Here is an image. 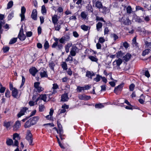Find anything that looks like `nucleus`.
<instances>
[{
  "label": "nucleus",
  "instance_id": "f257e3e1",
  "mask_svg": "<svg viewBox=\"0 0 151 151\" xmlns=\"http://www.w3.org/2000/svg\"><path fill=\"white\" fill-rule=\"evenodd\" d=\"M26 139L29 142V145H33L32 144L33 141L32 136L29 130H27L26 136Z\"/></svg>",
  "mask_w": 151,
  "mask_h": 151
},
{
  "label": "nucleus",
  "instance_id": "f03ea898",
  "mask_svg": "<svg viewBox=\"0 0 151 151\" xmlns=\"http://www.w3.org/2000/svg\"><path fill=\"white\" fill-rule=\"evenodd\" d=\"M40 83L39 82H35L34 83L35 90L38 92H40L43 90V88L40 86Z\"/></svg>",
  "mask_w": 151,
  "mask_h": 151
},
{
  "label": "nucleus",
  "instance_id": "7ed1b4c3",
  "mask_svg": "<svg viewBox=\"0 0 151 151\" xmlns=\"http://www.w3.org/2000/svg\"><path fill=\"white\" fill-rule=\"evenodd\" d=\"M18 37L21 41H24L26 38V37L24 34L23 29L22 27L20 29Z\"/></svg>",
  "mask_w": 151,
  "mask_h": 151
},
{
  "label": "nucleus",
  "instance_id": "20e7f679",
  "mask_svg": "<svg viewBox=\"0 0 151 151\" xmlns=\"http://www.w3.org/2000/svg\"><path fill=\"white\" fill-rule=\"evenodd\" d=\"M28 108L26 107H24L21 109L20 112L18 114L17 116L20 117L23 115L25 114L26 111L28 110Z\"/></svg>",
  "mask_w": 151,
  "mask_h": 151
},
{
  "label": "nucleus",
  "instance_id": "39448f33",
  "mask_svg": "<svg viewBox=\"0 0 151 151\" xmlns=\"http://www.w3.org/2000/svg\"><path fill=\"white\" fill-rule=\"evenodd\" d=\"M47 97L45 94H42L39 96L35 101L36 104H37V102L38 101H40L41 100H42L44 101H46Z\"/></svg>",
  "mask_w": 151,
  "mask_h": 151
},
{
  "label": "nucleus",
  "instance_id": "423d86ee",
  "mask_svg": "<svg viewBox=\"0 0 151 151\" xmlns=\"http://www.w3.org/2000/svg\"><path fill=\"white\" fill-rule=\"evenodd\" d=\"M121 23L125 25H128L131 24V21L128 18H123L121 19Z\"/></svg>",
  "mask_w": 151,
  "mask_h": 151
},
{
  "label": "nucleus",
  "instance_id": "0eeeda50",
  "mask_svg": "<svg viewBox=\"0 0 151 151\" xmlns=\"http://www.w3.org/2000/svg\"><path fill=\"white\" fill-rule=\"evenodd\" d=\"M12 91V95L14 98H17L20 96L21 93H19L18 91L16 88L14 89Z\"/></svg>",
  "mask_w": 151,
  "mask_h": 151
},
{
  "label": "nucleus",
  "instance_id": "6e6552de",
  "mask_svg": "<svg viewBox=\"0 0 151 151\" xmlns=\"http://www.w3.org/2000/svg\"><path fill=\"white\" fill-rule=\"evenodd\" d=\"M123 85V83H121L119 85L115 87L114 90V93L116 94H118L119 91H121L122 90L124 86Z\"/></svg>",
  "mask_w": 151,
  "mask_h": 151
},
{
  "label": "nucleus",
  "instance_id": "1a4fd4ad",
  "mask_svg": "<svg viewBox=\"0 0 151 151\" xmlns=\"http://www.w3.org/2000/svg\"><path fill=\"white\" fill-rule=\"evenodd\" d=\"M39 119L38 116H35L32 118L29 119L30 122L32 125H33L36 124Z\"/></svg>",
  "mask_w": 151,
  "mask_h": 151
},
{
  "label": "nucleus",
  "instance_id": "9d476101",
  "mask_svg": "<svg viewBox=\"0 0 151 151\" xmlns=\"http://www.w3.org/2000/svg\"><path fill=\"white\" fill-rule=\"evenodd\" d=\"M37 12L36 9L33 10L31 17L34 20H36L37 19Z\"/></svg>",
  "mask_w": 151,
  "mask_h": 151
},
{
  "label": "nucleus",
  "instance_id": "9b49d317",
  "mask_svg": "<svg viewBox=\"0 0 151 151\" xmlns=\"http://www.w3.org/2000/svg\"><path fill=\"white\" fill-rule=\"evenodd\" d=\"M38 71V70L35 67H32L29 69V72L32 76H35Z\"/></svg>",
  "mask_w": 151,
  "mask_h": 151
},
{
  "label": "nucleus",
  "instance_id": "f8f14e48",
  "mask_svg": "<svg viewBox=\"0 0 151 151\" xmlns=\"http://www.w3.org/2000/svg\"><path fill=\"white\" fill-rule=\"evenodd\" d=\"M77 49V47L76 46H73L70 52V54L72 56H74L76 55V51Z\"/></svg>",
  "mask_w": 151,
  "mask_h": 151
},
{
  "label": "nucleus",
  "instance_id": "ddd939ff",
  "mask_svg": "<svg viewBox=\"0 0 151 151\" xmlns=\"http://www.w3.org/2000/svg\"><path fill=\"white\" fill-rule=\"evenodd\" d=\"M52 86V89H53V91L51 95L56 93L57 92V89H59L58 86L57 84L54 83L53 84Z\"/></svg>",
  "mask_w": 151,
  "mask_h": 151
},
{
  "label": "nucleus",
  "instance_id": "4468645a",
  "mask_svg": "<svg viewBox=\"0 0 151 151\" xmlns=\"http://www.w3.org/2000/svg\"><path fill=\"white\" fill-rule=\"evenodd\" d=\"M39 71V73L40 76H47V71L45 68H41Z\"/></svg>",
  "mask_w": 151,
  "mask_h": 151
},
{
  "label": "nucleus",
  "instance_id": "2eb2a0df",
  "mask_svg": "<svg viewBox=\"0 0 151 151\" xmlns=\"http://www.w3.org/2000/svg\"><path fill=\"white\" fill-rule=\"evenodd\" d=\"M79 98L81 100H87L91 98V96L84 95H79Z\"/></svg>",
  "mask_w": 151,
  "mask_h": 151
},
{
  "label": "nucleus",
  "instance_id": "dca6fc26",
  "mask_svg": "<svg viewBox=\"0 0 151 151\" xmlns=\"http://www.w3.org/2000/svg\"><path fill=\"white\" fill-rule=\"evenodd\" d=\"M21 124L19 121H17L15 122L14 125L13 126L14 130L16 131L20 127Z\"/></svg>",
  "mask_w": 151,
  "mask_h": 151
},
{
  "label": "nucleus",
  "instance_id": "f3484780",
  "mask_svg": "<svg viewBox=\"0 0 151 151\" xmlns=\"http://www.w3.org/2000/svg\"><path fill=\"white\" fill-rule=\"evenodd\" d=\"M131 57V55L129 53H127L123 57V59L125 62H127L129 60Z\"/></svg>",
  "mask_w": 151,
  "mask_h": 151
},
{
  "label": "nucleus",
  "instance_id": "a211bd4d",
  "mask_svg": "<svg viewBox=\"0 0 151 151\" xmlns=\"http://www.w3.org/2000/svg\"><path fill=\"white\" fill-rule=\"evenodd\" d=\"M58 16L56 15H54L52 17V22L54 25H55L56 23H58Z\"/></svg>",
  "mask_w": 151,
  "mask_h": 151
},
{
  "label": "nucleus",
  "instance_id": "6ab92c4d",
  "mask_svg": "<svg viewBox=\"0 0 151 151\" xmlns=\"http://www.w3.org/2000/svg\"><path fill=\"white\" fill-rule=\"evenodd\" d=\"M68 99V97L67 93H64L61 96V100L63 101H66Z\"/></svg>",
  "mask_w": 151,
  "mask_h": 151
},
{
  "label": "nucleus",
  "instance_id": "aec40b11",
  "mask_svg": "<svg viewBox=\"0 0 151 151\" xmlns=\"http://www.w3.org/2000/svg\"><path fill=\"white\" fill-rule=\"evenodd\" d=\"M122 60L121 59H119L117 60L114 61L113 63V65H116L117 66H119L122 64Z\"/></svg>",
  "mask_w": 151,
  "mask_h": 151
},
{
  "label": "nucleus",
  "instance_id": "412c9836",
  "mask_svg": "<svg viewBox=\"0 0 151 151\" xmlns=\"http://www.w3.org/2000/svg\"><path fill=\"white\" fill-rule=\"evenodd\" d=\"M63 22L61 23H58L55 25H54L55 30L57 31H59L61 28V25L63 24Z\"/></svg>",
  "mask_w": 151,
  "mask_h": 151
},
{
  "label": "nucleus",
  "instance_id": "4be33fe9",
  "mask_svg": "<svg viewBox=\"0 0 151 151\" xmlns=\"http://www.w3.org/2000/svg\"><path fill=\"white\" fill-rule=\"evenodd\" d=\"M95 7L96 8L100 9L103 7L102 4L101 2L99 1H96L95 2Z\"/></svg>",
  "mask_w": 151,
  "mask_h": 151
},
{
  "label": "nucleus",
  "instance_id": "5701e85b",
  "mask_svg": "<svg viewBox=\"0 0 151 151\" xmlns=\"http://www.w3.org/2000/svg\"><path fill=\"white\" fill-rule=\"evenodd\" d=\"M63 109H61L60 111V113H64L66 111V109H68V105L64 104L62 106Z\"/></svg>",
  "mask_w": 151,
  "mask_h": 151
},
{
  "label": "nucleus",
  "instance_id": "b1692460",
  "mask_svg": "<svg viewBox=\"0 0 151 151\" xmlns=\"http://www.w3.org/2000/svg\"><path fill=\"white\" fill-rule=\"evenodd\" d=\"M101 9L102 10V12L104 14H106V13L109 12V9L105 6H103L102 7H101Z\"/></svg>",
  "mask_w": 151,
  "mask_h": 151
},
{
  "label": "nucleus",
  "instance_id": "393cba45",
  "mask_svg": "<svg viewBox=\"0 0 151 151\" xmlns=\"http://www.w3.org/2000/svg\"><path fill=\"white\" fill-rule=\"evenodd\" d=\"M81 15L83 19H86L88 16V13L85 12H83L81 13Z\"/></svg>",
  "mask_w": 151,
  "mask_h": 151
},
{
  "label": "nucleus",
  "instance_id": "a878e982",
  "mask_svg": "<svg viewBox=\"0 0 151 151\" xmlns=\"http://www.w3.org/2000/svg\"><path fill=\"white\" fill-rule=\"evenodd\" d=\"M86 9H87V10L89 12H93V9L91 5L88 4L86 6Z\"/></svg>",
  "mask_w": 151,
  "mask_h": 151
},
{
  "label": "nucleus",
  "instance_id": "bb28decb",
  "mask_svg": "<svg viewBox=\"0 0 151 151\" xmlns=\"http://www.w3.org/2000/svg\"><path fill=\"white\" fill-rule=\"evenodd\" d=\"M72 55H71L70 54L68 57L67 58V59L65 60L66 62H69V63H71L73 61V58L72 57Z\"/></svg>",
  "mask_w": 151,
  "mask_h": 151
},
{
  "label": "nucleus",
  "instance_id": "cd10ccee",
  "mask_svg": "<svg viewBox=\"0 0 151 151\" xmlns=\"http://www.w3.org/2000/svg\"><path fill=\"white\" fill-rule=\"evenodd\" d=\"M102 27V24L100 22H99L96 25V29L98 31L100 30Z\"/></svg>",
  "mask_w": 151,
  "mask_h": 151
},
{
  "label": "nucleus",
  "instance_id": "c85d7f7f",
  "mask_svg": "<svg viewBox=\"0 0 151 151\" xmlns=\"http://www.w3.org/2000/svg\"><path fill=\"white\" fill-rule=\"evenodd\" d=\"M71 43L68 44L65 46V50L66 53H68L69 52V49L72 46Z\"/></svg>",
  "mask_w": 151,
  "mask_h": 151
},
{
  "label": "nucleus",
  "instance_id": "c756f323",
  "mask_svg": "<svg viewBox=\"0 0 151 151\" xmlns=\"http://www.w3.org/2000/svg\"><path fill=\"white\" fill-rule=\"evenodd\" d=\"M11 124L10 122H8L6 121H5L4 122V126L6 128H8L9 127Z\"/></svg>",
  "mask_w": 151,
  "mask_h": 151
},
{
  "label": "nucleus",
  "instance_id": "7c9ffc66",
  "mask_svg": "<svg viewBox=\"0 0 151 151\" xmlns=\"http://www.w3.org/2000/svg\"><path fill=\"white\" fill-rule=\"evenodd\" d=\"M30 120H29L27 121L26 122L24 125V127L25 128H27L29 127H30L32 125L30 122Z\"/></svg>",
  "mask_w": 151,
  "mask_h": 151
},
{
  "label": "nucleus",
  "instance_id": "2f4dec72",
  "mask_svg": "<svg viewBox=\"0 0 151 151\" xmlns=\"http://www.w3.org/2000/svg\"><path fill=\"white\" fill-rule=\"evenodd\" d=\"M13 2L12 1H9L7 4V9H9L13 6Z\"/></svg>",
  "mask_w": 151,
  "mask_h": 151
},
{
  "label": "nucleus",
  "instance_id": "473e14b6",
  "mask_svg": "<svg viewBox=\"0 0 151 151\" xmlns=\"http://www.w3.org/2000/svg\"><path fill=\"white\" fill-rule=\"evenodd\" d=\"M17 38H12L10 40L9 44L11 45L15 43L17 41Z\"/></svg>",
  "mask_w": 151,
  "mask_h": 151
},
{
  "label": "nucleus",
  "instance_id": "72a5a7b5",
  "mask_svg": "<svg viewBox=\"0 0 151 151\" xmlns=\"http://www.w3.org/2000/svg\"><path fill=\"white\" fill-rule=\"evenodd\" d=\"M88 58L92 61L97 62L98 60V59L97 58L93 56H89Z\"/></svg>",
  "mask_w": 151,
  "mask_h": 151
},
{
  "label": "nucleus",
  "instance_id": "f704fd0d",
  "mask_svg": "<svg viewBox=\"0 0 151 151\" xmlns=\"http://www.w3.org/2000/svg\"><path fill=\"white\" fill-rule=\"evenodd\" d=\"M150 50L149 49H147L144 50L143 51L142 53V55L143 56H145L146 55L148 54V53L150 52Z\"/></svg>",
  "mask_w": 151,
  "mask_h": 151
},
{
  "label": "nucleus",
  "instance_id": "c9c22d12",
  "mask_svg": "<svg viewBox=\"0 0 151 151\" xmlns=\"http://www.w3.org/2000/svg\"><path fill=\"white\" fill-rule=\"evenodd\" d=\"M55 42L53 43L52 45V48H55L58 45V41L59 39L58 38H55L54 39Z\"/></svg>",
  "mask_w": 151,
  "mask_h": 151
},
{
  "label": "nucleus",
  "instance_id": "e433bc0d",
  "mask_svg": "<svg viewBox=\"0 0 151 151\" xmlns=\"http://www.w3.org/2000/svg\"><path fill=\"white\" fill-rule=\"evenodd\" d=\"M81 29L84 31H87L89 27L84 24L81 25Z\"/></svg>",
  "mask_w": 151,
  "mask_h": 151
},
{
  "label": "nucleus",
  "instance_id": "4c0bfd02",
  "mask_svg": "<svg viewBox=\"0 0 151 151\" xmlns=\"http://www.w3.org/2000/svg\"><path fill=\"white\" fill-rule=\"evenodd\" d=\"M50 68L53 70H54V67L55 66V63L52 61L50 62L49 64Z\"/></svg>",
  "mask_w": 151,
  "mask_h": 151
},
{
  "label": "nucleus",
  "instance_id": "58836bf2",
  "mask_svg": "<svg viewBox=\"0 0 151 151\" xmlns=\"http://www.w3.org/2000/svg\"><path fill=\"white\" fill-rule=\"evenodd\" d=\"M14 12H11L9 14L7 18L8 20H10L14 17Z\"/></svg>",
  "mask_w": 151,
  "mask_h": 151
},
{
  "label": "nucleus",
  "instance_id": "ea45409f",
  "mask_svg": "<svg viewBox=\"0 0 151 151\" xmlns=\"http://www.w3.org/2000/svg\"><path fill=\"white\" fill-rule=\"evenodd\" d=\"M6 143L8 145H11L13 144V141L11 139H8L6 141Z\"/></svg>",
  "mask_w": 151,
  "mask_h": 151
},
{
  "label": "nucleus",
  "instance_id": "a19ab883",
  "mask_svg": "<svg viewBox=\"0 0 151 151\" xmlns=\"http://www.w3.org/2000/svg\"><path fill=\"white\" fill-rule=\"evenodd\" d=\"M41 12L43 14H45L46 13L47 10L45 6L44 5L42 6Z\"/></svg>",
  "mask_w": 151,
  "mask_h": 151
},
{
  "label": "nucleus",
  "instance_id": "79ce46f5",
  "mask_svg": "<svg viewBox=\"0 0 151 151\" xmlns=\"http://www.w3.org/2000/svg\"><path fill=\"white\" fill-rule=\"evenodd\" d=\"M127 13L128 14H130L132 12V10L130 6H128L126 9Z\"/></svg>",
  "mask_w": 151,
  "mask_h": 151
},
{
  "label": "nucleus",
  "instance_id": "37998d69",
  "mask_svg": "<svg viewBox=\"0 0 151 151\" xmlns=\"http://www.w3.org/2000/svg\"><path fill=\"white\" fill-rule=\"evenodd\" d=\"M111 38H113L114 41H115L119 38L118 36L116 35L115 34H111Z\"/></svg>",
  "mask_w": 151,
  "mask_h": 151
},
{
  "label": "nucleus",
  "instance_id": "c03bdc74",
  "mask_svg": "<svg viewBox=\"0 0 151 151\" xmlns=\"http://www.w3.org/2000/svg\"><path fill=\"white\" fill-rule=\"evenodd\" d=\"M84 88L83 86H78L77 88V91L79 92H82V91H84Z\"/></svg>",
  "mask_w": 151,
  "mask_h": 151
},
{
  "label": "nucleus",
  "instance_id": "a18cd8bd",
  "mask_svg": "<svg viewBox=\"0 0 151 151\" xmlns=\"http://www.w3.org/2000/svg\"><path fill=\"white\" fill-rule=\"evenodd\" d=\"M61 66L64 70H66L67 69V64L65 62H63L61 65Z\"/></svg>",
  "mask_w": 151,
  "mask_h": 151
},
{
  "label": "nucleus",
  "instance_id": "49530a36",
  "mask_svg": "<svg viewBox=\"0 0 151 151\" xmlns=\"http://www.w3.org/2000/svg\"><path fill=\"white\" fill-rule=\"evenodd\" d=\"M45 109V107L43 105H40L39 106V111L40 112L44 111Z\"/></svg>",
  "mask_w": 151,
  "mask_h": 151
},
{
  "label": "nucleus",
  "instance_id": "de8ad7c7",
  "mask_svg": "<svg viewBox=\"0 0 151 151\" xmlns=\"http://www.w3.org/2000/svg\"><path fill=\"white\" fill-rule=\"evenodd\" d=\"M95 107L96 108H101L104 107V106L102 104H96L95 105Z\"/></svg>",
  "mask_w": 151,
  "mask_h": 151
},
{
  "label": "nucleus",
  "instance_id": "09e8293b",
  "mask_svg": "<svg viewBox=\"0 0 151 151\" xmlns=\"http://www.w3.org/2000/svg\"><path fill=\"white\" fill-rule=\"evenodd\" d=\"M96 19L97 21H102L104 22H106V21L102 17H100L98 16L96 17Z\"/></svg>",
  "mask_w": 151,
  "mask_h": 151
},
{
  "label": "nucleus",
  "instance_id": "8fccbe9b",
  "mask_svg": "<svg viewBox=\"0 0 151 151\" xmlns=\"http://www.w3.org/2000/svg\"><path fill=\"white\" fill-rule=\"evenodd\" d=\"M9 47L8 46L4 47L3 50L4 53H6L9 51Z\"/></svg>",
  "mask_w": 151,
  "mask_h": 151
},
{
  "label": "nucleus",
  "instance_id": "3c124183",
  "mask_svg": "<svg viewBox=\"0 0 151 151\" xmlns=\"http://www.w3.org/2000/svg\"><path fill=\"white\" fill-rule=\"evenodd\" d=\"M145 43L146 45V47L149 48H151V43L150 42H148L147 41H145Z\"/></svg>",
  "mask_w": 151,
  "mask_h": 151
},
{
  "label": "nucleus",
  "instance_id": "603ef678",
  "mask_svg": "<svg viewBox=\"0 0 151 151\" xmlns=\"http://www.w3.org/2000/svg\"><path fill=\"white\" fill-rule=\"evenodd\" d=\"M142 72L145 76H150L148 70H142Z\"/></svg>",
  "mask_w": 151,
  "mask_h": 151
},
{
  "label": "nucleus",
  "instance_id": "864d4df0",
  "mask_svg": "<svg viewBox=\"0 0 151 151\" xmlns=\"http://www.w3.org/2000/svg\"><path fill=\"white\" fill-rule=\"evenodd\" d=\"M114 81L109 82V84L112 86L114 87L115 86V83L117 81L115 80H114Z\"/></svg>",
  "mask_w": 151,
  "mask_h": 151
},
{
  "label": "nucleus",
  "instance_id": "5fc2aeb1",
  "mask_svg": "<svg viewBox=\"0 0 151 151\" xmlns=\"http://www.w3.org/2000/svg\"><path fill=\"white\" fill-rule=\"evenodd\" d=\"M105 41V40L103 37H100L99 40L98 42L102 43Z\"/></svg>",
  "mask_w": 151,
  "mask_h": 151
},
{
  "label": "nucleus",
  "instance_id": "6e6d98bb",
  "mask_svg": "<svg viewBox=\"0 0 151 151\" xmlns=\"http://www.w3.org/2000/svg\"><path fill=\"white\" fill-rule=\"evenodd\" d=\"M19 136L18 134L15 133L13 135V139L14 140H15L16 138L17 139H19Z\"/></svg>",
  "mask_w": 151,
  "mask_h": 151
},
{
  "label": "nucleus",
  "instance_id": "4d7b16f0",
  "mask_svg": "<svg viewBox=\"0 0 151 151\" xmlns=\"http://www.w3.org/2000/svg\"><path fill=\"white\" fill-rule=\"evenodd\" d=\"M44 47L45 49L48 48L49 47V44L48 42L47 41H46L44 44Z\"/></svg>",
  "mask_w": 151,
  "mask_h": 151
},
{
  "label": "nucleus",
  "instance_id": "13d9d810",
  "mask_svg": "<svg viewBox=\"0 0 151 151\" xmlns=\"http://www.w3.org/2000/svg\"><path fill=\"white\" fill-rule=\"evenodd\" d=\"M135 85L134 84H131L129 86V89L130 91H132L134 89Z\"/></svg>",
  "mask_w": 151,
  "mask_h": 151
},
{
  "label": "nucleus",
  "instance_id": "bf43d9fd",
  "mask_svg": "<svg viewBox=\"0 0 151 151\" xmlns=\"http://www.w3.org/2000/svg\"><path fill=\"white\" fill-rule=\"evenodd\" d=\"M101 76H96V78H94L93 80L96 82H98L100 81L101 78Z\"/></svg>",
  "mask_w": 151,
  "mask_h": 151
},
{
  "label": "nucleus",
  "instance_id": "052dcab7",
  "mask_svg": "<svg viewBox=\"0 0 151 151\" xmlns=\"http://www.w3.org/2000/svg\"><path fill=\"white\" fill-rule=\"evenodd\" d=\"M136 11L141 10L142 11H144L143 8L139 6H136Z\"/></svg>",
  "mask_w": 151,
  "mask_h": 151
},
{
  "label": "nucleus",
  "instance_id": "680f3d73",
  "mask_svg": "<svg viewBox=\"0 0 151 151\" xmlns=\"http://www.w3.org/2000/svg\"><path fill=\"white\" fill-rule=\"evenodd\" d=\"M10 92L8 90L6 91V92L5 93V96L6 97L9 98L10 97Z\"/></svg>",
  "mask_w": 151,
  "mask_h": 151
},
{
  "label": "nucleus",
  "instance_id": "e2e57ef3",
  "mask_svg": "<svg viewBox=\"0 0 151 151\" xmlns=\"http://www.w3.org/2000/svg\"><path fill=\"white\" fill-rule=\"evenodd\" d=\"M116 56L117 58H119L122 56V53L121 51H120L117 52L116 54Z\"/></svg>",
  "mask_w": 151,
  "mask_h": 151
},
{
  "label": "nucleus",
  "instance_id": "0e129e2a",
  "mask_svg": "<svg viewBox=\"0 0 151 151\" xmlns=\"http://www.w3.org/2000/svg\"><path fill=\"white\" fill-rule=\"evenodd\" d=\"M22 83L20 86V88H21L23 86L25 81V79L24 76H22Z\"/></svg>",
  "mask_w": 151,
  "mask_h": 151
},
{
  "label": "nucleus",
  "instance_id": "69168bd1",
  "mask_svg": "<svg viewBox=\"0 0 151 151\" xmlns=\"http://www.w3.org/2000/svg\"><path fill=\"white\" fill-rule=\"evenodd\" d=\"M94 74L93 72H91L90 71H88L86 75V76H94Z\"/></svg>",
  "mask_w": 151,
  "mask_h": 151
},
{
  "label": "nucleus",
  "instance_id": "338daca9",
  "mask_svg": "<svg viewBox=\"0 0 151 151\" xmlns=\"http://www.w3.org/2000/svg\"><path fill=\"white\" fill-rule=\"evenodd\" d=\"M36 102L35 101V102L32 101H31L29 102V104L30 106H34L35 104H36Z\"/></svg>",
  "mask_w": 151,
  "mask_h": 151
},
{
  "label": "nucleus",
  "instance_id": "774afa93",
  "mask_svg": "<svg viewBox=\"0 0 151 151\" xmlns=\"http://www.w3.org/2000/svg\"><path fill=\"white\" fill-rule=\"evenodd\" d=\"M26 12V9L24 6H22L21 8V14H24Z\"/></svg>",
  "mask_w": 151,
  "mask_h": 151
}]
</instances>
